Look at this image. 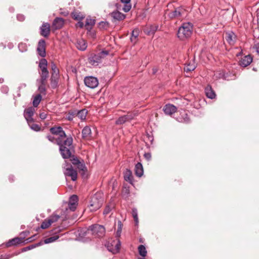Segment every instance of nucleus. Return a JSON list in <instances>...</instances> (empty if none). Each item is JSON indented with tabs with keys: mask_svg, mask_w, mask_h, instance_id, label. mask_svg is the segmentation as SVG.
Returning a JSON list of instances; mask_svg holds the SVG:
<instances>
[{
	"mask_svg": "<svg viewBox=\"0 0 259 259\" xmlns=\"http://www.w3.org/2000/svg\"><path fill=\"white\" fill-rule=\"evenodd\" d=\"M72 143L73 139L71 137L66 136V138H58L57 144L59 146V150L63 158L71 157V150L73 148Z\"/></svg>",
	"mask_w": 259,
	"mask_h": 259,
	"instance_id": "nucleus-1",
	"label": "nucleus"
},
{
	"mask_svg": "<svg viewBox=\"0 0 259 259\" xmlns=\"http://www.w3.org/2000/svg\"><path fill=\"white\" fill-rule=\"evenodd\" d=\"M193 29V25L191 23H183L179 28L178 37L181 40H185L190 37L192 34Z\"/></svg>",
	"mask_w": 259,
	"mask_h": 259,
	"instance_id": "nucleus-2",
	"label": "nucleus"
},
{
	"mask_svg": "<svg viewBox=\"0 0 259 259\" xmlns=\"http://www.w3.org/2000/svg\"><path fill=\"white\" fill-rule=\"evenodd\" d=\"M104 202V198L102 194L97 192L92 197L90 201L89 208L90 211H95L99 209L102 205Z\"/></svg>",
	"mask_w": 259,
	"mask_h": 259,
	"instance_id": "nucleus-3",
	"label": "nucleus"
},
{
	"mask_svg": "<svg viewBox=\"0 0 259 259\" xmlns=\"http://www.w3.org/2000/svg\"><path fill=\"white\" fill-rule=\"evenodd\" d=\"M88 231L89 233L91 232V234L98 237H102L104 236L105 234V229L104 227L99 224H94L91 226Z\"/></svg>",
	"mask_w": 259,
	"mask_h": 259,
	"instance_id": "nucleus-4",
	"label": "nucleus"
},
{
	"mask_svg": "<svg viewBox=\"0 0 259 259\" xmlns=\"http://www.w3.org/2000/svg\"><path fill=\"white\" fill-rule=\"evenodd\" d=\"M109 54L107 51H102L97 54L91 56L89 58V62L93 66H97L101 63L102 59Z\"/></svg>",
	"mask_w": 259,
	"mask_h": 259,
	"instance_id": "nucleus-5",
	"label": "nucleus"
},
{
	"mask_svg": "<svg viewBox=\"0 0 259 259\" xmlns=\"http://www.w3.org/2000/svg\"><path fill=\"white\" fill-rule=\"evenodd\" d=\"M48 62L46 59L42 58L40 60L38 67L41 70L40 73V78H42V80H47L49 77V71L47 69Z\"/></svg>",
	"mask_w": 259,
	"mask_h": 259,
	"instance_id": "nucleus-6",
	"label": "nucleus"
},
{
	"mask_svg": "<svg viewBox=\"0 0 259 259\" xmlns=\"http://www.w3.org/2000/svg\"><path fill=\"white\" fill-rule=\"evenodd\" d=\"M84 82L86 86L91 89L96 88L99 84L98 79L92 76L85 77L84 79Z\"/></svg>",
	"mask_w": 259,
	"mask_h": 259,
	"instance_id": "nucleus-7",
	"label": "nucleus"
},
{
	"mask_svg": "<svg viewBox=\"0 0 259 259\" xmlns=\"http://www.w3.org/2000/svg\"><path fill=\"white\" fill-rule=\"evenodd\" d=\"M120 245V241L118 239H117V241H113L111 243H108L107 245V247L109 251L115 254L118 252Z\"/></svg>",
	"mask_w": 259,
	"mask_h": 259,
	"instance_id": "nucleus-8",
	"label": "nucleus"
},
{
	"mask_svg": "<svg viewBox=\"0 0 259 259\" xmlns=\"http://www.w3.org/2000/svg\"><path fill=\"white\" fill-rule=\"evenodd\" d=\"M35 112L34 107H30L24 110V116L27 123H32L34 121L33 116Z\"/></svg>",
	"mask_w": 259,
	"mask_h": 259,
	"instance_id": "nucleus-9",
	"label": "nucleus"
},
{
	"mask_svg": "<svg viewBox=\"0 0 259 259\" xmlns=\"http://www.w3.org/2000/svg\"><path fill=\"white\" fill-rule=\"evenodd\" d=\"M64 174L65 176L71 177L73 181H75L77 179V172L72 168L71 165L67 167H64Z\"/></svg>",
	"mask_w": 259,
	"mask_h": 259,
	"instance_id": "nucleus-10",
	"label": "nucleus"
},
{
	"mask_svg": "<svg viewBox=\"0 0 259 259\" xmlns=\"http://www.w3.org/2000/svg\"><path fill=\"white\" fill-rule=\"evenodd\" d=\"M38 54L41 57H45L46 55V41L44 39H41L39 40L37 47Z\"/></svg>",
	"mask_w": 259,
	"mask_h": 259,
	"instance_id": "nucleus-11",
	"label": "nucleus"
},
{
	"mask_svg": "<svg viewBox=\"0 0 259 259\" xmlns=\"http://www.w3.org/2000/svg\"><path fill=\"white\" fill-rule=\"evenodd\" d=\"M50 31V25L49 23L44 22L40 27V34L45 37H49Z\"/></svg>",
	"mask_w": 259,
	"mask_h": 259,
	"instance_id": "nucleus-12",
	"label": "nucleus"
},
{
	"mask_svg": "<svg viewBox=\"0 0 259 259\" xmlns=\"http://www.w3.org/2000/svg\"><path fill=\"white\" fill-rule=\"evenodd\" d=\"M51 133L55 135H58V138H66V134L61 126L52 127L50 130Z\"/></svg>",
	"mask_w": 259,
	"mask_h": 259,
	"instance_id": "nucleus-13",
	"label": "nucleus"
},
{
	"mask_svg": "<svg viewBox=\"0 0 259 259\" xmlns=\"http://www.w3.org/2000/svg\"><path fill=\"white\" fill-rule=\"evenodd\" d=\"M78 202V197L75 195L70 196L69 200L68 207L71 211H74L76 208Z\"/></svg>",
	"mask_w": 259,
	"mask_h": 259,
	"instance_id": "nucleus-14",
	"label": "nucleus"
},
{
	"mask_svg": "<svg viewBox=\"0 0 259 259\" xmlns=\"http://www.w3.org/2000/svg\"><path fill=\"white\" fill-rule=\"evenodd\" d=\"M177 108L172 104H166L163 108V111L166 115H171L177 111Z\"/></svg>",
	"mask_w": 259,
	"mask_h": 259,
	"instance_id": "nucleus-15",
	"label": "nucleus"
},
{
	"mask_svg": "<svg viewBox=\"0 0 259 259\" xmlns=\"http://www.w3.org/2000/svg\"><path fill=\"white\" fill-rule=\"evenodd\" d=\"M64 23V19L62 18L57 17L54 19L52 24V28L57 30L61 28Z\"/></svg>",
	"mask_w": 259,
	"mask_h": 259,
	"instance_id": "nucleus-16",
	"label": "nucleus"
},
{
	"mask_svg": "<svg viewBox=\"0 0 259 259\" xmlns=\"http://www.w3.org/2000/svg\"><path fill=\"white\" fill-rule=\"evenodd\" d=\"M111 16L115 21H121L125 18V15L118 11H114L110 13Z\"/></svg>",
	"mask_w": 259,
	"mask_h": 259,
	"instance_id": "nucleus-17",
	"label": "nucleus"
},
{
	"mask_svg": "<svg viewBox=\"0 0 259 259\" xmlns=\"http://www.w3.org/2000/svg\"><path fill=\"white\" fill-rule=\"evenodd\" d=\"M123 177L125 181L128 182L132 185L134 184V177L131 170L126 169L123 172Z\"/></svg>",
	"mask_w": 259,
	"mask_h": 259,
	"instance_id": "nucleus-18",
	"label": "nucleus"
},
{
	"mask_svg": "<svg viewBox=\"0 0 259 259\" xmlns=\"http://www.w3.org/2000/svg\"><path fill=\"white\" fill-rule=\"evenodd\" d=\"M82 137L83 139L89 140L92 138V132L91 128L85 126L82 130Z\"/></svg>",
	"mask_w": 259,
	"mask_h": 259,
	"instance_id": "nucleus-19",
	"label": "nucleus"
},
{
	"mask_svg": "<svg viewBox=\"0 0 259 259\" xmlns=\"http://www.w3.org/2000/svg\"><path fill=\"white\" fill-rule=\"evenodd\" d=\"M252 61V58L250 55H247L244 56L240 61V65L242 67H245L248 66Z\"/></svg>",
	"mask_w": 259,
	"mask_h": 259,
	"instance_id": "nucleus-20",
	"label": "nucleus"
},
{
	"mask_svg": "<svg viewBox=\"0 0 259 259\" xmlns=\"http://www.w3.org/2000/svg\"><path fill=\"white\" fill-rule=\"evenodd\" d=\"M184 9L181 7H178L175 11L169 14V17L170 18H178L180 17L184 12Z\"/></svg>",
	"mask_w": 259,
	"mask_h": 259,
	"instance_id": "nucleus-21",
	"label": "nucleus"
},
{
	"mask_svg": "<svg viewBox=\"0 0 259 259\" xmlns=\"http://www.w3.org/2000/svg\"><path fill=\"white\" fill-rule=\"evenodd\" d=\"M236 35L232 31H229L226 33V39L230 45L234 44L236 41Z\"/></svg>",
	"mask_w": 259,
	"mask_h": 259,
	"instance_id": "nucleus-22",
	"label": "nucleus"
},
{
	"mask_svg": "<svg viewBox=\"0 0 259 259\" xmlns=\"http://www.w3.org/2000/svg\"><path fill=\"white\" fill-rule=\"evenodd\" d=\"M205 93L206 97L209 99H213L216 97L214 91L210 85H207L205 88Z\"/></svg>",
	"mask_w": 259,
	"mask_h": 259,
	"instance_id": "nucleus-23",
	"label": "nucleus"
},
{
	"mask_svg": "<svg viewBox=\"0 0 259 259\" xmlns=\"http://www.w3.org/2000/svg\"><path fill=\"white\" fill-rule=\"evenodd\" d=\"M51 66V77L54 78H59V70L54 62H52Z\"/></svg>",
	"mask_w": 259,
	"mask_h": 259,
	"instance_id": "nucleus-24",
	"label": "nucleus"
},
{
	"mask_svg": "<svg viewBox=\"0 0 259 259\" xmlns=\"http://www.w3.org/2000/svg\"><path fill=\"white\" fill-rule=\"evenodd\" d=\"M135 171L136 175L138 177H141L143 175V167L140 162H138L136 164Z\"/></svg>",
	"mask_w": 259,
	"mask_h": 259,
	"instance_id": "nucleus-25",
	"label": "nucleus"
},
{
	"mask_svg": "<svg viewBox=\"0 0 259 259\" xmlns=\"http://www.w3.org/2000/svg\"><path fill=\"white\" fill-rule=\"evenodd\" d=\"M76 46L77 48L81 51H84L87 48V44L83 39L78 40L76 42Z\"/></svg>",
	"mask_w": 259,
	"mask_h": 259,
	"instance_id": "nucleus-26",
	"label": "nucleus"
},
{
	"mask_svg": "<svg viewBox=\"0 0 259 259\" xmlns=\"http://www.w3.org/2000/svg\"><path fill=\"white\" fill-rule=\"evenodd\" d=\"M95 24V20L90 18H87L85 20V27L87 29H91Z\"/></svg>",
	"mask_w": 259,
	"mask_h": 259,
	"instance_id": "nucleus-27",
	"label": "nucleus"
},
{
	"mask_svg": "<svg viewBox=\"0 0 259 259\" xmlns=\"http://www.w3.org/2000/svg\"><path fill=\"white\" fill-rule=\"evenodd\" d=\"M40 84L38 86V91L41 94H43L44 95L46 94V80H42V78H40L39 80Z\"/></svg>",
	"mask_w": 259,
	"mask_h": 259,
	"instance_id": "nucleus-28",
	"label": "nucleus"
},
{
	"mask_svg": "<svg viewBox=\"0 0 259 259\" xmlns=\"http://www.w3.org/2000/svg\"><path fill=\"white\" fill-rule=\"evenodd\" d=\"M139 29L135 28L132 32L131 41L134 44H135L137 41V38L139 35Z\"/></svg>",
	"mask_w": 259,
	"mask_h": 259,
	"instance_id": "nucleus-29",
	"label": "nucleus"
},
{
	"mask_svg": "<svg viewBox=\"0 0 259 259\" xmlns=\"http://www.w3.org/2000/svg\"><path fill=\"white\" fill-rule=\"evenodd\" d=\"M21 239L19 237L14 238L11 240H10L6 244L7 247H9L12 245H17L21 242Z\"/></svg>",
	"mask_w": 259,
	"mask_h": 259,
	"instance_id": "nucleus-30",
	"label": "nucleus"
},
{
	"mask_svg": "<svg viewBox=\"0 0 259 259\" xmlns=\"http://www.w3.org/2000/svg\"><path fill=\"white\" fill-rule=\"evenodd\" d=\"M87 113L88 112L86 109L80 110L78 111L77 116L80 119L84 120L86 118Z\"/></svg>",
	"mask_w": 259,
	"mask_h": 259,
	"instance_id": "nucleus-31",
	"label": "nucleus"
},
{
	"mask_svg": "<svg viewBox=\"0 0 259 259\" xmlns=\"http://www.w3.org/2000/svg\"><path fill=\"white\" fill-rule=\"evenodd\" d=\"M122 229V224L120 221H118L117 222V230L116 231L115 236L118 239V238L120 236L121 232Z\"/></svg>",
	"mask_w": 259,
	"mask_h": 259,
	"instance_id": "nucleus-32",
	"label": "nucleus"
},
{
	"mask_svg": "<svg viewBox=\"0 0 259 259\" xmlns=\"http://www.w3.org/2000/svg\"><path fill=\"white\" fill-rule=\"evenodd\" d=\"M138 251L140 255L144 258L147 255V250L143 245H140L138 247Z\"/></svg>",
	"mask_w": 259,
	"mask_h": 259,
	"instance_id": "nucleus-33",
	"label": "nucleus"
},
{
	"mask_svg": "<svg viewBox=\"0 0 259 259\" xmlns=\"http://www.w3.org/2000/svg\"><path fill=\"white\" fill-rule=\"evenodd\" d=\"M41 96L39 94L34 97L32 102L34 107H36L38 106L41 100Z\"/></svg>",
	"mask_w": 259,
	"mask_h": 259,
	"instance_id": "nucleus-34",
	"label": "nucleus"
},
{
	"mask_svg": "<svg viewBox=\"0 0 259 259\" xmlns=\"http://www.w3.org/2000/svg\"><path fill=\"white\" fill-rule=\"evenodd\" d=\"M195 68L196 65L194 63H189L185 67L184 70L188 72L193 71Z\"/></svg>",
	"mask_w": 259,
	"mask_h": 259,
	"instance_id": "nucleus-35",
	"label": "nucleus"
},
{
	"mask_svg": "<svg viewBox=\"0 0 259 259\" xmlns=\"http://www.w3.org/2000/svg\"><path fill=\"white\" fill-rule=\"evenodd\" d=\"M59 238V236L57 235H55L54 236L48 238L44 240V243L48 244L50 243H52L56 240H57Z\"/></svg>",
	"mask_w": 259,
	"mask_h": 259,
	"instance_id": "nucleus-36",
	"label": "nucleus"
},
{
	"mask_svg": "<svg viewBox=\"0 0 259 259\" xmlns=\"http://www.w3.org/2000/svg\"><path fill=\"white\" fill-rule=\"evenodd\" d=\"M30 128L35 132H38L40 130V127L39 125L34 123V121L32 123H27Z\"/></svg>",
	"mask_w": 259,
	"mask_h": 259,
	"instance_id": "nucleus-37",
	"label": "nucleus"
},
{
	"mask_svg": "<svg viewBox=\"0 0 259 259\" xmlns=\"http://www.w3.org/2000/svg\"><path fill=\"white\" fill-rule=\"evenodd\" d=\"M41 244H42V243L41 242H38L35 244H32V245H29L28 246L23 248L22 249V251H26L33 249L36 247H38V246L41 245Z\"/></svg>",
	"mask_w": 259,
	"mask_h": 259,
	"instance_id": "nucleus-38",
	"label": "nucleus"
},
{
	"mask_svg": "<svg viewBox=\"0 0 259 259\" xmlns=\"http://www.w3.org/2000/svg\"><path fill=\"white\" fill-rule=\"evenodd\" d=\"M18 48L20 52H25L27 50V45L25 43L21 42L18 45Z\"/></svg>",
	"mask_w": 259,
	"mask_h": 259,
	"instance_id": "nucleus-39",
	"label": "nucleus"
},
{
	"mask_svg": "<svg viewBox=\"0 0 259 259\" xmlns=\"http://www.w3.org/2000/svg\"><path fill=\"white\" fill-rule=\"evenodd\" d=\"M127 121L125 115L119 117L116 121V124H122Z\"/></svg>",
	"mask_w": 259,
	"mask_h": 259,
	"instance_id": "nucleus-40",
	"label": "nucleus"
},
{
	"mask_svg": "<svg viewBox=\"0 0 259 259\" xmlns=\"http://www.w3.org/2000/svg\"><path fill=\"white\" fill-rule=\"evenodd\" d=\"M59 78L51 77V85L52 88L55 89L57 87Z\"/></svg>",
	"mask_w": 259,
	"mask_h": 259,
	"instance_id": "nucleus-41",
	"label": "nucleus"
},
{
	"mask_svg": "<svg viewBox=\"0 0 259 259\" xmlns=\"http://www.w3.org/2000/svg\"><path fill=\"white\" fill-rule=\"evenodd\" d=\"M60 218V216L59 215H52L48 219L50 223L52 224L53 223L56 222Z\"/></svg>",
	"mask_w": 259,
	"mask_h": 259,
	"instance_id": "nucleus-42",
	"label": "nucleus"
},
{
	"mask_svg": "<svg viewBox=\"0 0 259 259\" xmlns=\"http://www.w3.org/2000/svg\"><path fill=\"white\" fill-rule=\"evenodd\" d=\"M138 115V112H134V113H128L127 114L125 115L126 117V119L127 121L131 120L134 119V118Z\"/></svg>",
	"mask_w": 259,
	"mask_h": 259,
	"instance_id": "nucleus-43",
	"label": "nucleus"
},
{
	"mask_svg": "<svg viewBox=\"0 0 259 259\" xmlns=\"http://www.w3.org/2000/svg\"><path fill=\"white\" fill-rule=\"evenodd\" d=\"M51 225L50 222L48 219L45 220V221L41 224V228L44 229L49 228Z\"/></svg>",
	"mask_w": 259,
	"mask_h": 259,
	"instance_id": "nucleus-44",
	"label": "nucleus"
},
{
	"mask_svg": "<svg viewBox=\"0 0 259 259\" xmlns=\"http://www.w3.org/2000/svg\"><path fill=\"white\" fill-rule=\"evenodd\" d=\"M182 117H183V118L180 119L179 120V122H185V123H188L189 122V121H190L189 118L188 117V115L186 113H184L183 114H182Z\"/></svg>",
	"mask_w": 259,
	"mask_h": 259,
	"instance_id": "nucleus-45",
	"label": "nucleus"
},
{
	"mask_svg": "<svg viewBox=\"0 0 259 259\" xmlns=\"http://www.w3.org/2000/svg\"><path fill=\"white\" fill-rule=\"evenodd\" d=\"M72 17L74 19L79 21L82 20L83 18V17L81 14L77 13H72Z\"/></svg>",
	"mask_w": 259,
	"mask_h": 259,
	"instance_id": "nucleus-46",
	"label": "nucleus"
},
{
	"mask_svg": "<svg viewBox=\"0 0 259 259\" xmlns=\"http://www.w3.org/2000/svg\"><path fill=\"white\" fill-rule=\"evenodd\" d=\"M77 168L82 171H85L87 169L86 166L83 163L80 162L79 164L77 165Z\"/></svg>",
	"mask_w": 259,
	"mask_h": 259,
	"instance_id": "nucleus-47",
	"label": "nucleus"
},
{
	"mask_svg": "<svg viewBox=\"0 0 259 259\" xmlns=\"http://www.w3.org/2000/svg\"><path fill=\"white\" fill-rule=\"evenodd\" d=\"M113 208V206H109V205H107L104 210V212H103V213L104 214H108L110 211L111 210H112V209Z\"/></svg>",
	"mask_w": 259,
	"mask_h": 259,
	"instance_id": "nucleus-48",
	"label": "nucleus"
},
{
	"mask_svg": "<svg viewBox=\"0 0 259 259\" xmlns=\"http://www.w3.org/2000/svg\"><path fill=\"white\" fill-rule=\"evenodd\" d=\"M71 161L73 164L76 165H77L78 164H79L80 162L77 157L74 156L71 159Z\"/></svg>",
	"mask_w": 259,
	"mask_h": 259,
	"instance_id": "nucleus-49",
	"label": "nucleus"
},
{
	"mask_svg": "<svg viewBox=\"0 0 259 259\" xmlns=\"http://www.w3.org/2000/svg\"><path fill=\"white\" fill-rule=\"evenodd\" d=\"M131 9V5L129 3L128 4H125L122 9L125 12H128L130 11Z\"/></svg>",
	"mask_w": 259,
	"mask_h": 259,
	"instance_id": "nucleus-50",
	"label": "nucleus"
},
{
	"mask_svg": "<svg viewBox=\"0 0 259 259\" xmlns=\"http://www.w3.org/2000/svg\"><path fill=\"white\" fill-rule=\"evenodd\" d=\"M47 139L51 142L57 144V140L58 138L56 139L54 136H48Z\"/></svg>",
	"mask_w": 259,
	"mask_h": 259,
	"instance_id": "nucleus-51",
	"label": "nucleus"
},
{
	"mask_svg": "<svg viewBox=\"0 0 259 259\" xmlns=\"http://www.w3.org/2000/svg\"><path fill=\"white\" fill-rule=\"evenodd\" d=\"M1 90L2 93L7 94L9 92V88L7 86L3 85L2 87Z\"/></svg>",
	"mask_w": 259,
	"mask_h": 259,
	"instance_id": "nucleus-52",
	"label": "nucleus"
},
{
	"mask_svg": "<svg viewBox=\"0 0 259 259\" xmlns=\"http://www.w3.org/2000/svg\"><path fill=\"white\" fill-rule=\"evenodd\" d=\"M37 234H35V235L32 236L31 237L27 238V240L29 242L35 240L37 238Z\"/></svg>",
	"mask_w": 259,
	"mask_h": 259,
	"instance_id": "nucleus-53",
	"label": "nucleus"
},
{
	"mask_svg": "<svg viewBox=\"0 0 259 259\" xmlns=\"http://www.w3.org/2000/svg\"><path fill=\"white\" fill-rule=\"evenodd\" d=\"M37 234H35V235L32 236L31 237L27 238V240L29 242L35 240L37 238Z\"/></svg>",
	"mask_w": 259,
	"mask_h": 259,
	"instance_id": "nucleus-54",
	"label": "nucleus"
},
{
	"mask_svg": "<svg viewBox=\"0 0 259 259\" xmlns=\"http://www.w3.org/2000/svg\"><path fill=\"white\" fill-rule=\"evenodd\" d=\"M214 76L217 78H220L224 77V73L223 72H216Z\"/></svg>",
	"mask_w": 259,
	"mask_h": 259,
	"instance_id": "nucleus-55",
	"label": "nucleus"
},
{
	"mask_svg": "<svg viewBox=\"0 0 259 259\" xmlns=\"http://www.w3.org/2000/svg\"><path fill=\"white\" fill-rule=\"evenodd\" d=\"M144 156L145 158L148 161L150 160L151 158V155L150 153H146L144 154Z\"/></svg>",
	"mask_w": 259,
	"mask_h": 259,
	"instance_id": "nucleus-56",
	"label": "nucleus"
},
{
	"mask_svg": "<svg viewBox=\"0 0 259 259\" xmlns=\"http://www.w3.org/2000/svg\"><path fill=\"white\" fill-rule=\"evenodd\" d=\"M17 18L18 20H19L20 21H23L25 19V17L23 15L19 14L17 16Z\"/></svg>",
	"mask_w": 259,
	"mask_h": 259,
	"instance_id": "nucleus-57",
	"label": "nucleus"
},
{
	"mask_svg": "<svg viewBox=\"0 0 259 259\" xmlns=\"http://www.w3.org/2000/svg\"><path fill=\"white\" fill-rule=\"evenodd\" d=\"M39 117L41 119H45L47 117V114L45 112H41L39 114Z\"/></svg>",
	"mask_w": 259,
	"mask_h": 259,
	"instance_id": "nucleus-58",
	"label": "nucleus"
},
{
	"mask_svg": "<svg viewBox=\"0 0 259 259\" xmlns=\"http://www.w3.org/2000/svg\"><path fill=\"white\" fill-rule=\"evenodd\" d=\"M132 215L133 218L138 216V211L136 208H133L132 209Z\"/></svg>",
	"mask_w": 259,
	"mask_h": 259,
	"instance_id": "nucleus-59",
	"label": "nucleus"
},
{
	"mask_svg": "<svg viewBox=\"0 0 259 259\" xmlns=\"http://www.w3.org/2000/svg\"><path fill=\"white\" fill-rule=\"evenodd\" d=\"M60 231H61V229H60V228H59V227L56 228L54 230H52V234H56V233L60 232Z\"/></svg>",
	"mask_w": 259,
	"mask_h": 259,
	"instance_id": "nucleus-60",
	"label": "nucleus"
},
{
	"mask_svg": "<svg viewBox=\"0 0 259 259\" xmlns=\"http://www.w3.org/2000/svg\"><path fill=\"white\" fill-rule=\"evenodd\" d=\"M254 49L255 50L257 53L259 55V43L255 45Z\"/></svg>",
	"mask_w": 259,
	"mask_h": 259,
	"instance_id": "nucleus-61",
	"label": "nucleus"
},
{
	"mask_svg": "<svg viewBox=\"0 0 259 259\" xmlns=\"http://www.w3.org/2000/svg\"><path fill=\"white\" fill-rule=\"evenodd\" d=\"M77 26L80 27V28H82L84 26V24L82 22H80V21H79L78 23H77Z\"/></svg>",
	"mask_w": 259,
	"mask_h": 259,
	"instance_id": "nucleus-62",
	"label": "nucleus"
},
{
	"mask_svg": "<svg viewBox=\"0 0 259 259\" xmlns=\"http://www.w3.org/2000/svg\"><path fill=\"white\" fill-rule=\"evenodd\" d=\"M121 2L125 4H128L130 3L131 0H120Z\"/></svg>",
	"mask_w": 259,
	"mask_h": 259,
	"instance_id": "nucleus-63",
	"label": "nucleus"
},
{
	"mask_svg": "<svg viewBox=\"0 0 259 259\" xmlns=\"http://www.w3.org/2000/svg\"><path fill=\"white\" fill-rule=\"evenodd\" d=\"M134 221L136 223V225H137L138 224V216L134 217Z\"/></svg>",
	"mask_w": 259,
	"mask_h": 259,
	"instance_id": "nucleus-64",
	"label": "nucleus"
}]
</instances>
